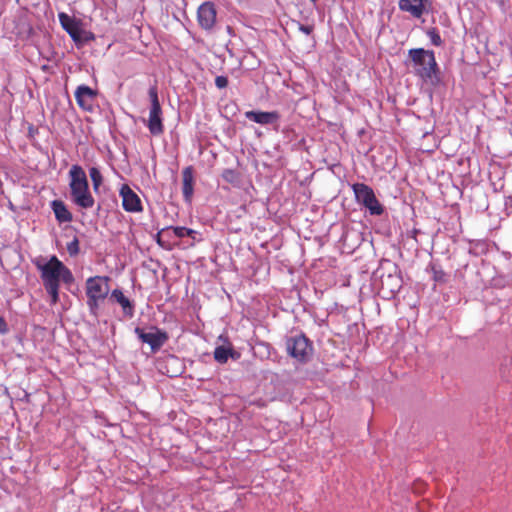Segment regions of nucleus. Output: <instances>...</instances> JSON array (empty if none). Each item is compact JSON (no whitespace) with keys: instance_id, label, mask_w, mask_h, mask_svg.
I'll return each instance as SVG.
<instances>
[{"instance_id":"nucleus-2","label":"nucleus","mask_w":512,"mask_h":512,"mask_svg":"<svg viewBox=\"0 0 512 512\" xmlns=\"http://www.w3.org/2000/svg\"><path fill=\"white\" fill-rule=\"evenodd\" d=\"M70 196L75 205L83 209L94 206L95 200L89 190L88 179L84 169L79 165H72L69 170Z\"/></svg>"},{"instance_id":"nucleus-27","label":"nucleus","mask_w":512,"mask_h":512,"mask_svg":"<svg viewBox=\"0 0 512 512\" xmlns=\"http://www.w3.org/2000/svg\"><path fill=\"white\" fill-rule=\"evenodd\" d=\"M166 231H168V230H167V228H166V229H163L162 231H160V232L157 234V243H158L161 247H164V248H166V246L163 244V242H162V240H161V235H162L163 233H165Z\"/></svg>"},{"instance_id":"nucleus-26","label":"nucleus","mask_w":512,"mask_h":512,"mask_svg":"<svg viewBox=\"0 0 512 512\" xmlns=\"http://www.w3.org/2000/svg\"><path fill=\"white\" fill-rule=\"evenodd\" d=\"M8 325L3 317L0 316V333L6 334L8 332Z\"/></svg>"},{"instance_id":"nucleus-20","label":"nucleus","mask_w":512,"mask_h":512,"mask_svg":"<svg viewBox=\"0 0 512 512\" xmlns=\"http://www.w3.org/2000/svg\"><path fill=\"white\" fill-rule=\"evenodd\" d=\"M170 229L173 231V234L177 238H184V237L194 238L195 234H196L195 230L186 228V227H181V226L167 228V230H170Z\"/></svg>"},{"instance_id":"nucleus-4","label":"nucleus","mask_w":512,"mask_h":512,"mask_svg":"<svg viewBox=\"0 0 512 512\" xmlns=\"http://www.w3.org/2000/svg\"><path fill=\"white\" fill-rule=\"evenodd\" d=\"M110 278L108 276L89 277L85 283L87 305L91 313L96 314L99 305L109 294Z\"/></svg>"},{"instance_id":"nucleus-21","label":"nucleus","mask_w":512,"mask_h":512,"mask_svg":"<svg viewBox=\"0 0 512 512\" xmlns=\"http://www.w3.org/2000/svg\"><path fill=\"white\" fill-rule=\"evenodd\" d=\"M89 176L93 184V189L97 191L103 182V177L100 170L96 167L90 168Z\"/></svg>"},{"instance_id":"nucleus-14","label":"nucleus","mask_w":512,"mask_h":512,"mask_svg":"<svg viewBox=\"0 0 512 512\" xmlns=\"http://www.w3.org/2000/svg\"><path fill=\"white\" fill-rule=\"evenodd\" d=\"M182 193L185 201L190 202L194 193L193 167H185L182 171Z\"/></svg>"},{"instance_id":"nucleus-22","label":"nucleus","mask_w":512,"mask_h":512,"mask_svg":"<svg viewBox=\"0 0 512 512\" xmlns=\"http://www.w3.org/2000/svg\"><path fill=\"white\" fill-rule=\"evenodd\" d=\"M222 178L230 184H235L239 180V174L233 169H225L222 172Z\"/></svg>"},{"instance_id":"nucleus-25","label":"nucleus","mask_w":512,"mask_h":512,"mask_svg":"<svg viewBox=\"0 0 512 512\" xmlns=\"http://www.w3.org/2000/svg\"><path fill=\"white\" fill-rule=\"evenodd\" d=\"M429 35L431 38V42L435 46H440L442 44V39H441L440 35L438 34V32H436L435 30H432L429 32Z\"/></svg>"},{"instance_id":"nucleus-23","label":"nucleus","mask_w":512,"mask_h":512,"mask_svg":"<svg viewBox=\"0 0 512 512\" xmlns=\"http://www.w3.org/2000/svg\"><path fill=\"white\" fill-rule=\"evenodd\" d=\"M79 240L77 237H74V239L67 244V251L71 256H75L79 253Z\"/></svg>"},{"instance_id":"nucleus-28","label":"nucleus","mask_w":512,"mask_h":512,"mask_svg":"<svg viewBox=\"0 0 512 512\" xmlns=\"http://www.w3.org/2000/svg\"><path fill=\"white\" fill-rule=\"evenodd\" d=\"M300 30L303 31L305 34H310L313 30L312 26H301Z\"/></svg>"},{"instance_id":"nucleus-9","label":"nucleus","mask_w":512,"mask_h":512,"mask_svg":"<svg viewBox=\"0 0 512 512\" xmlns=\"http://www.w3.org/2000/svg\"><path fill=\"white\" fill-rule=\"evenodd\" d=\"M135 333L143 343H147L150 346L152 351L159 350L169 339L166 331L155 326L150 327L149 331L137 327L135 328Z\"/></svg>"},{"instance_id":"nucleus-6","label":"nucleus","mask_w":512,"mask_h":512,"mask_svg":"<svg viewBox=\"0 0 512 512\" xmlns=\"http://www.w3.org/2000/svg\"><path fill=\"white\" fill-rule=\"evenodd\" d=\"M355 199L369 210L371 215H381L384 208L375 196L373 189L364 183H355L352 185Z\"/></svg>"},{"instance_id":"nucleus-16","label":"nucleus","mask_w":512,"mask_h":512,"mask_svg":"<svg viewBox=\"0 0 512 512\" xmlns=\"http://www.w3.org/2000/svg\"><path fill=\"white\" fill-rule=\"evenodd\" d=\"M111 298L114 299L122 307L126 315H133L134 307L130 300L123 294L120 289H114L111 293Z\"/></svg>"},{"instance_id":"nucleus-7","label":"nucleus","mask_w":512,"mask_h":512,"mask_svg":"<svg viewBox=\"0 0 512 512\" xmlns=\"http://www.w3.org/2000/svg\"><path fill=\"white\" fill-rule=\"evenodd\" d=\"M58 18L62 28L77 45L94 40L93 33L86 32L81 28V20H77L75 17L69 16L64 12H60Z\"/></svg>"},{"instance_id":"nucleus-18","label":"nucleus","mask_w":512,"mask_h":512,"mask_svg":"<svg viewBox=\"0 0 512 512\" xmlns=\"http://www.w3.org/2000/svg\"><path fill=\"white\" fill-rule=\"evenodd\" d=\"M235 355L236 353L232 348L225 346H218L214 350V359L221 364L226 363L229 357L235 358Z\"/></svg>"},{"instance_id":"nucleus-17","label":"nucleus","mask_w":512,"mask_h":512,"mask_svg":"<svg viewBox=\"0 0 512 512\" xmlns=\"http://www.w3.org/2000/svg\"><path fill=\"white\" fill-rule=\"evenodd\" d=\"M402 11L410 12L414 17L419 18L424 11L423 2H399Z\"/></svg>"},{"instance_id":"nucleus-5","label":"nucleus","mask_w":512,"mask_h":512,"mask_svg":"<svg viewBox=\"0 0 512 512\" xmlns=\"http://www.w3.org/2000/svg\"><path fill=\"white\" fill-rule=\"evenodd\" d=\"M148 95L151 102V107L147 121V127L152 135L158 136L164 132V125L157 85H153L149 88Z\"/></svg>"},{"instance_id":"nucleus-1","label":"nucleus","mask_w":512,"mask_h":512,"mask_svg":"<svg viewBox=\"0 0 512 512\" xmlns=\"http://www.w3.org/2000/svg\"><path fill=\"white\" fill-rule=\"evenodd\" d=\"M43 286L51 297V304L59 301L60 282L70 284L74 281L72 272L56 256H52L45 264H37Z\"/></svg>"},{"instance_id":"nucleus-13","label":"nucleus","mask_w":512,"mask_h":512,"mask_svg":"<svg viewBox=\"0 0 512 512\" xmlns=\"http://www.w3.org/2000/svg\"><path fill=\"white\" fill-rule=\"evenodd\" d=\"M245 117L255 123L261 125H268L277 122L279 115L277 112H264V111H246Z\"/></svg>"},{"instance_id":"nucleus-24","label":"nucleus","mask_w":512,"mask_h":512,"mask_svg":"<svg viewBox=\"0 0 512 512\" xmlns=\"http://www.w3.org/2000/svg\"><path fill=\"white\" fill-rule=\"evenodd\" d=\"M215 85L219 89H224L228 86V78L226 76H217L215 78Z\"/></svg>"},{"instance_id":"nucleus-10","label":"nucleus","mask_w":512,"mask_h":512,"mask_svg":"<svg viewBox=\"0 0 512 512\" xmlns=\"http://www.w3.org/2000/svg\"><path fill=\"white\" fill-rule=\"evenodd\" d=\"M119 195L122 199V207L126 212L140 213L143 211V205L140 197L128 184H123L121 186Z\"/></svg>"},{"instance_id":"nucleus-15","label":"nucleus","mask_w":512,"mask_h":512,"mask_svg":"<svg viewBox=\"0 0 512 512\" xmlns=\"http://www.w3.org/2000/svg\"><path fill=\"white\" fill-rule=\"evenodd\" d=\"M55 218L59 223L72 221V213L68 210L65 203L61 200H54L51 204Z\"/></svg>"},{"instance_id":"nucleus-12","label":"nucleus","mask_w":512,"mask_h":512,"mask_svg":"<svg viewBox=\"0 0 512 512\" xmlns=\"http://www.w3.org/2000/svg\"><path fill=\"white\" fill-rule=\"evenodd\" d=\"M216 9L213 2H202L197 9L199 25L206 30L211 29L216 22Z\"/></svg>"},{"instance_id":"nucleus-8","label":"nucleus","mask_w":512,"mask_h":512,"mask_svg":"<svg viewBox=\"0 0 512 512\" xmlns=\"http://www.w3.org/2000/svg\"><path fill=\"white\" fill-rule=\"evenodd\" d=\"M286 349L291 357L301 363L307 362L313 354L312 344L304 335H296L287 338Z\"/></svg>"},{"instance_id":"nucleus-11","label":"nucleus","mask_w":512,"mask_h":512,"mask_svg":"<svg viewBox=\"0 0 512 512\" xmlns=\"http://www.w3.org/2000/svg\"><path fill=\"white\" fill-rule=\"evenodd\" d=\"M74 95L76 103L81 109L85 111L93 110L94 102L98 95L97 90L83 84L77 87Z\"/></svg>"},{"instance_id":"nucleus-19","label":"nucleus","mask_w":512,"mask_h":512,"mask_svg":"<svg viewBox=\"0 0 512 512\" xmlns=\"http://www.w3.org/2000/svg\"><path fill=\"white\" fill-rule=\"evenodd\" d=\"M431 271H432V278L436 283H439V284L447 283L448 275L441 267L432 265Z\"/></svg>"},{"instance_id":"nucleus-3","label":"nucleus","mask_w":512,"mask_h":512,"mask_svg":"<svg viewBox=\"0 0 512 512\" xmlns=\"http://www.w3.org/2000/svg\"><path fill=\"white\" fill-rule=\"evenodd\" d=\"M414 73L423 80H430L436 76L438 65L433 51L423 48H414L408 51Z\"/></svg>"}]
</instances>
